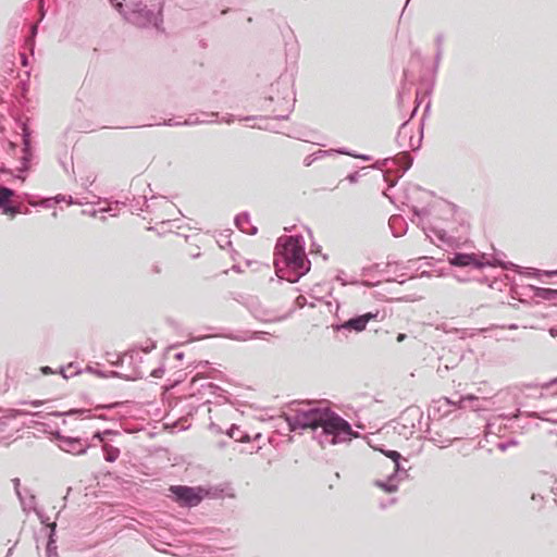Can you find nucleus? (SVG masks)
Here are the masks:
<instances>
[{"label": "nucleus", "mask_w": 557, "mask_h": 557, "mask_svg": "<svg viewBox=\"0 0 557 557\" xmlns=\"http://www.w3.org/2000/svg\"><path fill=\"white\" fill-rule=\"evenodd\" d=\"M547 292H548V293H554V294H555V293H557V290H554V289H549V290H547Z\"/></svg>", "instance_id": "nucleus-28"}, {"label": "nucleus", "mask_w": 557, "mask_h": 557, "mask_svg": "<svg viewBox=\"0 0 557 557\" xmlns=\"http://www.w3.org/2000/svg\"><path fill=\"white\" fill-rule=\"evenodd\" d=\"M128 20L141 27L148 26V25H154L158 27L159 24V16L158 14H154L150 11H146L144 9H135L128 16Z\"/></svg>", "instance_id": "nucleus-6"}, {"label": "nucleus", "mask_w": 557, "mask_h": 557, "mask_svg": "<svg viewBox=\"0 0 557 557\" xmlns=\"http://www.w3.org/2000/svg\"><path fill=\"white\" fill-rule=\"evenodd\" d=\"M236 224L240 228L242 232L249 233L250 226L249 221L246 215H240L236 218Z\"/></svg>", "instance_id": "nucleus-12"}, {"label": "nucleus", "mask_w": 557, "mask_h": 557, "mask_svg": "<svg viewBox=\"0 0 557 557\" xmlns=\"http://www.w3.org/2000/svg\"><path fill=\"white\" fill-rule=\"evenodd\" d=\"M276 250L274 264L280 278L296 282L309 270L304 245L298 238H281Z\"/></svg>", "instance_id": "nucleus-2"}, {"label": "nucleus", "mask_w": 557, "mask_h": 557, "mask_svg": "<svg viewBox=\"0 0 557 557\" xmlns=\"http://www.w3.org/2000/svg\"><path fill=\"white\" fill-rule=\"evenodd\" d=\"M170 491L185 506H196L202 499L201 491L187 486H171Z\"/></svg>", "instance_id": "nucleus-5"}, {"label": "nucleus", "mask_w": 557, "mask_h": 557, "mask_svg": "<svg viewBox=\"0 0 557 557\" xmlns=\"http://www.w3.org/2000/svg\"><path fill=\"white\" fill-rule=\"evenodd\" d=\"M72 368V364H69L66 368H61L60 370V373L64 376V377H67L69 374H67V371Z\"/></svg>", "instance_id": "nucleus-17"}, {"label": "nucleus", "mask_w": 557, "mask_h": 557, "mask_svg": "<svg viewBox=\"0 0 557 557\" xmlns=\"http://www.w3.org/2000/svg\"><path fill=\"white\" fill-rule=\"evenodd\" d=\"M485 400H480L478 397L473 395H467L460 398L459 407L460 408H470L474 411L483 410L485 409V406L483 405Z\"/></svg>", "instance_id": "nucleus-10"}, {"label": "nucleus", "mask_w": 557, "mask_h": 557, "mask_svg": "<svg viewBox=\"0 0 557 557\" xmlns=\"http://www.w3.org/2000/svg\"><path fill=\"white\" fill-rule=\"evenodd\" d=\"M64 200H65L64 196H58V197L54 198L55 202H60V201H64Z\"/></svg>", "instance_id": "nucleus-21"}, {"label": "nucleus", "mask_w": 557, "mask_h": 557, "mask_svg": "<svg viewBox=\"0 0 557 557\" xmlns=\"http://www.w3.org/2000/svg\"><path fill=\"white\" fill-rule=\"evenodd\" d=\"M449 263L455 267L471 265L476 269L492 264L491 261L485 259V255L476 253H456L453 258H449Z\"/></svg>", "instance_id": "nucleus-4"}, {"label": "nucleus", "mask_w": 557, "mask_h": 557, "mask_svg": "<svg viewBox=\"0 0 557 557\" xmlns=\"http://www.w3.org/2000/svg\"><path fill=\"white\" fill-rule=\"evenodd\" d=\"M405 337H406L405 334H399L398 337H397V341L401 342V341H404Z\"/></svg>", "instance_id": "nucleus-24"}, {"label": "nucleus", "mask_w": 557, "mask_h": 557, "mask_svg": "<svg viewBox=\"0 0 557 557\" xmlns=\"http://www.w3.org/2000/svg\"><path fill=\"white\" fill-rule=\"evenodd\" d=\"M112 4L115 5L117 9L122 8V0H111Z\"/></svg>", "instance_id": "nucleus-19"}, {"label": "nucleus", "mask_w": 557, "mask_h": 557, "mask_svg": "<svg viewBox=\"0 0 557 557\" xmlns=\"http://www.w3.org/2000/svg\"><path fill=\"white\" fill-rule=\"evenodd\" d=\"M40 405H41L40 400H36V401L32 403V406L35 407V408L39 407Z\"/></svg>", "instance_id": "nucleus-22"}, {"label": "nucleus", "mask_w": 557, "mask_h": 557, "mask_svg": "<svg viewBox=\"0 0 557 557\" xmlns=\"http://www.w3.org/2000/svg\"><path fill=\"white\" fill-rule=\"evenodd\" d=\"M51 548V542L48 544V552H50Z\"/></svg>", "instance_id": "nucleus-29"}, {"label": "nucleus", "mask_w": 557, "mask_h": 557, "mask_svg": "<svg viewBox=\"0 0 557 557\" xmlns=\"http://www.w3.org/2000/svg\"><path fill=\"white\" fill-rule=\"evenodd\" d=\"M545 274H546L547 276H550V275H557V271L545 272Z\"/></svg>", "instance_id": "nucleus-25"}, {"label": "nucleus", "mask_w": 557, "mask_h": 557, "mask_svg": "<svg viewBox=\"0 0 557 557\" xmlns=\"http://www.w3.org/2000/svg\"><path fill=\"white\" fill-rule=\"evenodd\" d=\"M237 339H240V341H246L248 337L246 336H240V337H236Z\"/></svg>", "instance_id": "nucleus-27"}, {"label": "nucleus", "mask_w": 557, "mask_h": 557, "mask_svg": "<svg viewBox=\"0 0 557 557\" xmlns=\"http://www.w3.org/2000/svg\"><path fill=\"white\" fill-rule=\"evenodd\" d=\"M164 373V370L162 368L156 369L151 372V375L154 377H161Z\"/></svg>", "instance_id": "nucleus-16"}, {"label": "nucleus", "mask_w": 557, "mask_h": 557, "mask_svg": "<svg viewBox=\"0 0 557 557\" xmlns=\"http://www.w3.org/2000/svg\"><path fill=\"white\" fill-rule=\"evenodd\" d=\"M400 221H401L400 216H392L389 220V224H391V226H393L395 223L400 222Z\"/></svg>", "instance_id": "nucleus-18"}, {"label": "nucleus", "mask_w": 557, "mask_h": 557, "mask_svg": "<svg viewBox=\"0 0 557 557\" xmlns=\"http://www.w3.org/2000/svg\"><path fill=\"white\" fill-rule=\"evenodd\" d=\"M50 201H51V199H46V200H44V201H42V203L48 206V203H49Z\"/></svg>", "instance_id": "nucleus-26"}, {"label": "nucleus", "mask_w": 557, "mask_h": 557, "mask_svg": "<svg viewBox=\"0 0 557 557\" xmlns=\"http://www.w3.org/2000/svg\"><path fill=\"white\" fill-rule=\"evenodd\" d=\"M387 457H389L393 460V471L396 472L399 469L398 460L400 459L399 453L395 450H387L383 451Z\"/></svg>", "instance_id": "nucleus-13"}, {"label": "nucleus", "mask_w": 557, "mask_h": 557, "mask_svg": "<svg viewBox=\"0 0 557 557\" xmlns=\"http://www.w3.org/2000/svg\"><path fill=\"white\" fill-rule=\"evenodd\" d=\"M377 317V313H366L362 315H359L357 318H352L345 322L342 327L354 330L356 332H361L367 327V324L370 320L375 319Z\"/></svg>", "instance_id": "nucleus-9"}, {"label": "nucleus", "mask_w": 557, "mask_h": 557, "mask_svg": "<svg viewBox=\"0 0 557 557\" xmlns=\"http://www.w3.org/2000/svg\"><path fill=\"white\" fill-rule=\"evenodd\" d=\"M376 484H377L380 487H382V488H384L385 491H387V492H393V491H395V490H396V486H395V485H393V484H391L389 482H381V481H377V482H376Z\"/></svg>", "instance_id": "nucleus-15"}, {"label": "nucleus", "mask_w": 557, "mask_h": 557, "mask_svg": "<svg viewBox=\"0 0 557 557\" xmlns=\"http://www.w3.org/2000/svg\"><path fill=\"white\" fill-rule=\"evenodd\" d=\"M102 450L104 454V459L109 462L115 461L120 456V449L109 444H103Z\"/></svg>", "instance_id": "nucleus-11"}, {"label": "nucleus", "mask_w": 557, "mask_h": 557, "mask_svg": "<svg viewBox=\"0 0 557 557\" xmlns=\"http://www.w3.org/2000/svg\"><path fill=\"white\" fill-rule=\"evenodd\" d=\"M60 447L71 454H84L90 447V444L82 438L64 437L60 440Z\"/></svg>", "instance_id": "nucleus-7"}, {"label": "nucleus", "mask_w": 557, "mask_h": 557, "mask_svg": "<svg viewBox=\"0 0 557 557\" xmlns=\"http://www.w3.org/2000/svg\"><path fill=\"white\" fill-rule=\"evenodd\" d=\"M114 434L113 431L111 430H106L104 432H97L94 434V438H97L99 442H103L104 438L108 436V435H112Z\"/></svg>", "instance_id": "nucleus-14"}, {"label": "nucleus", "mask_w": 557, "mask_h": 557, "mask_svg": "<svg viewBox=\"0 0 557 557\" xmlns=\"http://www.w3.org/2000/svg\"><path fill=\"white\" fill-rule=\"evenodd\" d=\"M398 139L404 147L418 149L421 145L422 132L420 127H414L411 124L405 123L399 129Z\"/></svg>", "instance_id": "nucleus-3"}, {"label": "nucleus", "mask_w": 557, "mask_h": 557, "mask_svg": "<svg viewBox=\"0 0 557 557\" xmlns=\"http://www.w3.org/2000/svg\"><path fill=\"white\" fill-rule=\"evenodd\" d=\"M41 372H42L44 374H50V373H52V370H51V368H49V367H42V368H41Z\"/></svg>", "instance_id": "nucleus-20"}, {"label": "nucleus", "mask_w": 557, "mask_h": 557, "mask_svg": "<svg viewBox=\"0 0 557 557\" xmlns=\"http://www.w3.org/2000/svg\"><path fill=\"white\" fill-rule=\"evenodd\" d=\"M287 421L293 430L311 428L321 446L351 440L350 425L333 412L305 405L289 413Z\"/></svg>", "instance_id": "nucleus-1"}, {"label": "nucleus", "mask_w": 557, "mask_h": 557, "mask_svg": "<svg viewBox=\"0 0 557 557\" xmlns=\"http://www.w3.org/2000/svg\"><path fill=\"white\" fill-rule=\"evenodd\" d=\"M549 332L552 336H557V329H550Z\"/></svg>", "instance_id": "nucleus-23"}, {"label": "nucleus", "mask_w": 557, "mask_h": 557, "mask_svg": "<svg viewBox=\"0 0 557 557\" xmlns=\"http://www.w3.org/2000/svg\"><path fill=\"white\" fill-rule=\"evenodd\" d=\"M12 196L13 191L11 189L5 187L0 188V210L3 214L14 216L16 213H20L21 210L18 207H13L9 203Z\"/></svg>", "instance_id": "nucleus-8"}]
</instances>
